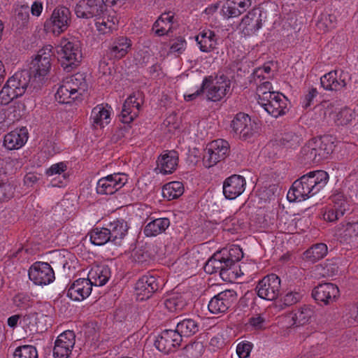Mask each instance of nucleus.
I'll list each match as a JSON object with an SVG mask.
<instances>
[{
	"label": "nucleus",
	"mask_w": 358,
	"mask_h": 358,
	"mask_svg": "<svg viewBox=\"0 0 358 358\" xmlns=\"http://www.w3.org/2000/svg\"><path fill=\"white\" fill-rule=\"evenodd\" d=\"M30 72L27 69L16 72L6 82L0 92V103L7 105L13 99L22 96L29 88H33Z\"/></svg>",
	"instance_id": "obj_4"
},
{
	"label": "nucleus",
	"mask_w": 358,
	"mask_h": 358,
	"mask_svg": "<svg viewBox=\"0 0 358 358\" xmlns=\"http://www.w3.org/2000/svg\"><path fill=\"white\" fill-rule=\"evenodd\" d=\"M280 279L275 274L264 276L257 282L255 291L261 299L273 301L278 296L280 291Z\"/></svg>",
	"instance_id": "obj_12"
},
{
	"label": "nucleus",
	"mask_w": 358,
	"mask_h": 358,
	"mask_svg": "<svg viewBox=\"0 0 358 358\" xmlns=\"http://www.w3.org/2000/svg\"><path fill=\"white\" fill-rule=\"evenodd\" d=\"M231 133L234 136L245 141L251 138L256 132V125L250 117L244 113H238L231 121Z\"/></svg>",
	"instance_id": "obj_11"
},
{
	"label": "nucleus",
	"mask_w": 358,
	"mask_h": 358,
	"mask_svg": "<svg viewBox=\"0 0 358 358\" xmlns=\"http://www.w3.org/2000/svg\"><path fill=\"white\" fill-rule=\"evenodd\" d=\"M222 255L225 257L227 264H229V266L232 269L231 273H234V266L243 257V253L241 248L238 246H234L229 250L222 249L221 250Z\"/></svg>",
	"instance_id": "obj_45"
},
{
	"label": "nucleus",
	"mask_w": 358,
	"mask_h": 358,
	"mask_svg": "<svg viewBox=\"0 0 358 358\" xmlns=\"http://www.w3.org/2000/svg\"><path fill=\"white\" fill-rule=\"evenodd\" d=\"M248 324L255 330L266 329V317L264 314H255L248 320Z\"/></svg>",
	"instance_id": "obj_57"
},
{
	"label": "nucleus",
	"mask_w": 358,
	"mask_h": 358,
	"mask_svg": "<svg viewBox=\"0 0 358 358\" xmlns=\"http://www.w3.org/2000/svg\"><path fill=\"white\" fill-rule=\"evenodd\" d=\"M256 86V93L258 96L257 101L260 104L268 101L275 91L273 90V85L269 80L259 83L258 84H252Z\"/></svg>",
	"instance_id": "obj_46"
},
{
	"label": "nucleus",
	"mask_w": 358,
	"mask_h": 358,
	"mask_svg": "<svg viewBox=\"0 0 358 358\" xmlns=\"http://www.w3.org/2000/svg\"><path fill=\"white\" fill-rule=\"evenodd\" d=\"M345 213L332 206H327L323 212V218L327 222H335L344 215Z\"/></svg>",
	"instance_id": "obj_55"
},
{
	"label": "nucleus",
	"mask_w": 358,
	"mask_h": 358,
	"mask_svg": "<svg viewBox=\"0 0 358 358\" xmlns=\"http://www.w3.org/2000/svg\"><path fill=\"white\" fill-rule=\"evenodd\" d=\"M13 356L14 358H38V352L34 346L26 345L17 348Z\"/></svg>",
	"instance_id": "obj_49"
},
{
	"label": "nucleus",
	"mask_w": 358,
	"mask_h": 358,
	"mask_svg": "<svg viewBox=\"0 0 358 358\" xmlns=\"http://www.w3.org/2000/svg\"><path fill=\"white\" fill-rule=\"evenodd\" d=\"M199 50L203 52H210L217 49L218 36L215 31L206 29L195 37Z\"/></svg>",
	"instance_id": "obj_30"
},
{
	"label": "nucleus",
	"mask_w": 358,
	"mask_h": 358,
	"mask_svg": "<svg viewBox=\"0 0 358 358\" xmlns=\"http://www.w3.org/2000/svg\"><path fill=\"white\" fill-rule=\"evenodd\" d=\"M338 287L330 282L319 284L312 290V297L317 303L330 305L339 296Z\"/></svg>",
	"instance_id": "obj_18"
},
{
	"label": "nucleus",
	"mask_w": 358,
	"mask_h": 358,
	"mask_svg": "<svg viewBox=\"0 0 358 358\" xmlns=\"http://www.w3.org/2000/svg\"><path fill=\"white\" fill-rule=\"evenodd\" d=\"M332 206L341 209L343 212L345 213L348 210V203L346 198L342 192H337L331 196Z\"/></svg>",
	"instance_id": "obj_56"
},
{
	"label": "nucleus",
	"mask_w": 358,
	"mask_h": 358,
	"mask_svg": "<svg viewBox=\"0 0 358 358\" xmlns=\"http://www.w3.org/2000/svg\"><path fill=\"white\" fill-rule=\"evenodd\" d=\"M352 80L351 74L343 69L331 71L320 78V84L324 90L331 92L345 90Z\"/></svg>",
	"instance_id": "obj_8"
},
{
	"label": "nucleus",
	"mask_w": 358,
	"mask_h": 358,
	"mask_svg": "<svg viewBox=\"0 0 358 358\" xmlns=\"http://www.w3.org/2000/svg\"><path fill=\"white\" fill-rule=\"evenodd\" d=\"M57 58L66 72L71 71L80 62L82 52L78 41L62 39L57 47Z\"/></svg>",
	"instance_id": "obj_7"
},
{
	"label": "nucleus",
	"mask_w": 358,
	"mask_h": 358,
	"mask_svg": "<svg viewBox=\"0 0 358 358\" xmlns=\"http://www.w3.org/2000/svg\"><path fill=\"white\" fill-rule=\"evenodd\" d=\"M262 10L259 8H254L243 17L240 27L245 34H254L262 27Z\"/></svg>",
	"instance_id": "obj_26"
},
{
	"label": "nucleus",
	"mask_w": 358,
	"mask_h": 358,
	"mask_svg": "<svg viewBox=\"0 0 358 358\" xmlns=\"http://www.w3.org/2000/svg\"><path fill=\"white\" fill-rule=\"evenodd\" d=\"M28 136L29 133L26 127L16 129L5 135L3 144L8 150H17L25 144Z\"/></svg>",
	"instance_id": "obj_28"
},
{
	"label": "nucleus",
	"mask_w": 358,
	"mask_h": 358,
	"mask_svg": "<svg viewBox=\"0 0 358 358\" xmlns=\"http://www.w3.org/2000/svg\"><path fill=\"white\" fill-rule=\"evenodd\" d=\"M301 141V136L293 131L282 134L278 141L279 145L286 149H296L299 147Z\"/></svg>",
	"instance_id": "obj_44"
},
{
	"label": "nucleus",
	"mask_w": 358,
	"mask_h": 358,
	"mask_svg": "<svg viewBox=\"0 0 358 358\" xmlns=\"http://www.w3.org/2000/svg\"><path fill=\"white\" fill-rule=\"evenodd\" d=\"M273 62L264 63L262 66L255 68L249 78L250 84H258L259 83L266 81V80H272L274 78V71L271 66Z\"/></svg>",
	"instance_id": "obj_34"
},
{
	"label": "nucleus",
	"mask_w": 358,
	"mask_h": 358,
	"mask_svg": "<svg viewBox=\"0 0 358 358\" xmlns=\"http://www.w3.org/2000/svg\"><path fill=\"white\" fill-rule=\"evenodd\" d=\"M324 269L326 271V275L328 277H333L338 274L339 267L336 263L329 262L325 264Z\"/></svg>",
	"instance_id": "obj_64"
},
{
	"label": "nucleus",
	"mask_w": 358,
	"mask_h": 358,
	"mask_svg": "<svg viewBox=\"0 0 358 358\" xmlns=\"http://www.w3.org/2000/svg\"><path fill=\"white\" fill-rule=\"evenodd\" d=\"M334 236L341 243L350 244L357 241L358 221L341 222L335 227Z\"/></svg>",
	"instance_id": "obj_22"
},
{
	"label": "nucleus",
	"mask_w": 358,
	"mask_h": 358,
	"mask_svg": "<svg viewBox=\"0 0 358 358\" xmlns=\"http://www.w3.org/2000/svg\"><path fill=\"white\" fill-rule=\"evenodd\" d=\"M354 117V112L350 108H345L337 113L335 122L337 125L345 126L351 123Z\"/></svg>",
	"instance_id": "obj_51"
},
{
	"label": "nucleus",
	"mask_w": 358,
	"mask_h": 358,
	"mask_svg": "<svg viewBox=\"0 0 358 358\" xmlns=\"http://www.w3.org/2000/svg\"><path fill=\"white\" fill-rule=\"evenodd\" d=\"M182 342V338L176 329H165L156 338L155 346L160 352L169 354L175 352Z\"/></svg>",
	"instance_id": "obj_16"
},
{
	"label": "nucleus",
	"mask_w": 358,
	"mask_h": 358,
	"mask_svg": "<svg viewBox=\"0 0 358 358\" xmlns=\"http://www.w3.org/2000/svg\"><path fill=\"white\" fill-rule=\"evenodd\" d=\"M127 175L115 173L99 179L96 190L100 194H113L120 189L127 182Z\"/></svg>",
	"instance_id": "obj_17"
},
{
	"label": "nucleus",
	"mask_w": 358,
	"mask_h": 358,
	"mask_svg": "<svg viewBox=\"0 0 358 358\" xmlns=\"http://www.w3.org/2000/svg\"><path fill=\"white\" fill-rule=\"evenodd\" d=\"M187 47V42L182 36H179L174 39L171 45L170 51L171 52H178L182 54Z\"/></svg>",
	"instance_id": "obj_62"
},
{
	"label": "nucleus",
	"mask_w": 358,
	"mask_h": 358,
	"mask_svg": "<svg viewBox=\"0 0 358 358\" xmlns=\"http://www.w3.org/2000/svg\"><path fill=\"white\" fill-rule=\"evenodd\" d=\"M29 278L36 285L45 286L52 283L55 279L53 268L47 262H36L28 271Z\"/></svg>",
	"instance_id": "obj_14"
},
{
	"label": "nucleus",
	"mask_w": 358,
	"mask_h": 358,
	"mask_svg": "<svg viewBox=\"0 0 358 358\" xmlns=\"http://www.w3.org/2000/svg\"><path fill=\"white\" fill-rule=\"evenodd\" d=\"M230 152V145L226 140L218 138L209 143L205 150L203 162L210 168L225 159Z\"/></svg>",
	"instance_id": "obj_9"
},
{
	"label": "nucleus",
	"mask_w": 358,
	"mask_h": 358,
	"mask_svg": "<svg viewBox=\"0 0 358 358\" xmlns=\"http://www.w3.org/2000/svg\"><path fill=\"white\" fill-rule=\"evenodd\" d=\"M69 201L68 199H62L55 207V212L61 214L62 220H68L73 210V206H69Z\"/></svg>",
	"instance_id": "obj_53"
},
{
	"label": "nucleus",
	"mask_w": 358,
	"mask_h": 358,
	"mask_svg": "<svg viewBox=\"0 0 358 358\" xmlns=\"http://www.w3.org/2000/svg\"><path fill=\"white\" fill-rule=\"evenodd\" d=\"M131 41L126 36H120L113 41L110 48V54L115 59H120L124 57L131 49Z\"/></svg>",
	"instance_id": "obj_37"
},
{
	"label": "nucleus",
	"mask_w": 358,
	"mask_h": 358,
	"mask_svg": "<svg viewBox=\"0 0 358 358\" xmlns=\"http://www.w3.org/2000/svg\"><path fill=\"white\" fill-rule=\"evenodd\" d=\"M204 78H210L204 87L206 90V97L208 100L216 102L224 99L229 93L231 88V80L224 74L206 76Z\"/></svg>",
	"instance_id": "obj_10"
},
{
	"label": "nucleus",
	"mask_w": 358,
	"mask_h": 358,
	"mask_svg": "<svg viewBox=\"0 0 358 358\" xmlns=\"http://www.w3.org/2000/svg\"><path fill=\"white\" fill-rule=\"evenodd\" d=\"M93 119V127L102 128L108 124L110 120V112L102 104L97 105L91 111Z\"/></svg>",
	"instance_id": "obj_41"
},
{
	"label": "nucleus",
	"mask_w": 358,
	"mask_h": 358,
	"mask_svg": "<svg viewBox=\"0 0 358 358\" xmlns=\"http://www.w3.org/2000/svg\"><path fill=\"white\" fill-rule=\"evenodd\" d=\"M334 147L331 136L314 138L302 147L300 156L305 164H317L327 159Z\"/></svg>",
	"instance_id": "obj_2"
},
{
	"label": "nucleus",
	"mask_w": 358,
	"mask_h": 358,
	"mask_svg": "<svg viewBox=\"0 0 358 358\" xmlns=\"http://www.w3.org/2000/svg\"><path fill=\"white\" fill-rule=\"evenodd\" d=\"M75 13L79 18H88L90 14V0H80L76 6Z\"/></svg>",
	"instance_id": "obj_59"
},
{
	"label": "nucleus",
	"mask_w": 358,
	"mask_h": 358,
	"mask_svg": "<svg viewBox=\"0 0 358 358\" xmlns=\"http://www.w3.org/2000/svg\"><path fill=\"white\" fill-rule=\"evenodd\" d=\"M252 348V344L249 341H243L238 344L236 353L239 358H247Z\"/></svg>",
	"instance_id": "obj_61"
},
{
	"label": "nucleus",
	"mask_w": 358,
	"mask_h": 358,
	"mask_svg": "<svg viewBox=\"0 0 358 358\" xmlns=\"http://www.w3.org/2000/svg\"><path fill=\"white\" fill-rule=\"evenodd\" d=\"M246 181L240 175H232L227 178L223 182V194L227 199H234L245 191Z\"/></svg>",
	"instance_id": "obj_24"
},
{
	"label": "nucleus",
	"mask_w": 358,
	"mask_h": 358,
	"mask_svg": "<svg viewBox=\"0 0 358 358\" xmlns=\"http://www.w3.org/2000/svg\"><path fill=\"white\" fill-rule=\"evenodd\" d=\"M178 155L175 150L168 151L162 155L157 160V167L163 174L172 173L177 168Z\"/></svg>",
	"instance_id": "obj_33"
},
{
	"label": "nucleus",
	"mask_w": 358,
	"mask_h": 358,
	"mask_svg": "<svg viewBox=\"0 0 358 358\" xmlns=\"http://www.w3.org/2000/svg\"><path fill=\"white\" fill-rule=\"evenodd\" d=\"M164 306L169 312H177L182 309V301L178 298L171 297L164 301Z\"/></svg>",
	"instance_id": "obj_60"
},
{
	"label": "nucleus",
	"mask_w": 358,
	"mask_h": 358,
	"mask_svg": "<svg viewBox=\"0 0 358 358\" xmlns=\"http://www.w3.org/2000/svg\"><path fill=\"white\" fill-rule=\"evenodd\" d=\"M173 17L171 12L162 13L152 26L155 34L158 36L168 35L171 31Z\"/></svg>",
	"instance_id": "obj_38"
},
{
	"label": "nucleus",
	"mask_w": 358,
	"mask_h": 358,
	"mask_svg": "<svg viewBox=\"0 0 358 358\" xmlns=\"http://www.w3.org/2000/svg\"><path fill=\"white\" fill-rule=\"evenodd\" d=\"M303 296V294L300 291L287 292L282 297V306L289 307L300 302Z\"/></svg>",
	"instance_id": "obj_52"
},
{
	"label": "nucleus",
	"mask_w": 358,
	"mask_h": 358,
	"mask_svg": "<svg viewBox=\"0 0 358 358\" xmlns=\"http://www.w3.org/2000/svg\"><path fill=\"white\" fill-rule=\"evenodd\" d=\"M143 93L140 91L132 93L124 102L120 121L124 124H130L138 115L143 103Z\"/></svg>",
	"instance_id": "obj_15"
},
{
	"label": "nucleus",
	"mask_w": 358,
	"mask_h": 358,
	"mask_svg": "<svg viewBox=\"0 0 358 358\" xmlns=\"http://www.w3.org/2000/svg\"><path fill=\"white\" fill-rule=\"evenodd\" d=\"M314 315V309L310 305H303L298 308L292 317L293 324L301 326L309 322Z\"/></svg>",
	"instance_id": "obj_42"
},
{
	"label": "nucleus",
	"mask_w": 358,
	"mask_h": 358,
	"mask_svg": "<svg viewBox=\"0 0 358 358\" xmlns=\"http://www.w3.org/2000/svg\"><path fill=\"white\" fill-rule=\"evenodd\" d=\"M87 87L85 77L76 73L63 81L56 92L55 99L60 103H71L86 92Z\"/></svg>",
	"instance_id": "obj_5"
},
{
	"label": "nucleus",
	"mask_w": 358,
	"mask_h": 358,
	"mask_svg": "<svg viewBox=\"0 0 358 358\" xmlns=\"http://www.w3.org/2000/svg\"><path fill=\"white\" fill-rule=\"evenodd\" d=\"M203 269L206 273L209 274L219 273L223 280L229 278L230 271H232L229 264H227L225 257L222 255L221 250L213 254L206 262Z\"/></svg>",
	"instance_id": "obj_21"
},
{
	"label": "nucleus",
	"mask_w": 358,
	"mask_h": 358,
	"mask_svg": "<svg viewBox=\"0 0 358 358\" xmlns=\"http://www.w3.org/2000/svg\"><path fill=\"white\" fill-rule=\"evenodd\" d=\"M0 183V201L8 200L14 195L15 187L10 182L1 181Z\"/></svg>",
	"instance_id": "obj_58"
},
{
	"label": "nucleus",
	"mask_w": 358,
	"mask_h": 358,
	"mask_svg": "<svg viewBox=\"0 0 358 358\" xmlns=\"http://www.w3.org/2000/svg\"><path fill=\"white\" fill-rule=\"evenodd\" d=\"M67 165L68 162H58L53 164L45 171V174L48 176L57 175L51 180L52 186L62 187L66 185L69 176V174L66 173L68 169Z\"/></svg>",
	"instance_id": "obj_29"
},
{
	"label": "nucleus",
	"mask_w": 358,
	"mask_h": 358,
	"mask_svg": "<svg viewBox=\"0 0 358 358\" xmlns=\"http://www.w3.org/2000/svg\"><path fill=\"white\" fill-rule=\"evenodd\" d=\"M108 241H110V236L108 227L106 228L94 227L91 230V243L103 245Z\"/></svg>",
	"instance_id": "obj_47"
},
{
	"label": "nucleus",
	"mask_w": 358,
	"mask_h": 358,
	"mask_svg": "<svg viewBox=\"0 0 358 358\" xmlns=\"http://www.w3.org/2000/svg\"><path fill=\"white\" fill-rule=\"evenodd\" d=\"M176 329L182 339L191 337L199 331L200 322L197 319L185 318L177 323Z\"/></svg>",
	"instance_id": "obj_36"
},
{
	"label": "nucleus",
	"mask_w": 358,
	"mask_h": 358,
	"mask_svg": "<svg viewBox=\"0 0 358 358\" xmlns=\"http://www.w3.org/2000/svg\"><path fill=\"white\" fill-rule=\"evenodd\" d=\"M13 304L20 310H27L32 306L31 297L24 293L16 294L13 299Z\"/></svg>",
	"instance_id": "obj_54"
},
{
	"label": "nucleus",
	"mask_w": 358,
	"mask_h": 358,
	"mask_svg": "<svg viewBox=\"0 0 358 358\" xmlns=\"http://www.w3.org/2000/svg\"><path fill=\"white\" fill-rule=\"evenodd\" d=\"M327 252V245L323 243H318L307 249L303 255L305 260L314 263L324 258Z\"/></svg>",
	"instance_id": "obj_40"
},
{
	"label": "nucleus",
	"mask_w": 358,
	"mask_h": 358,
	"mask_svg": "<svg viewBox=\"0 0 358 358\" xmlns=\"http://www.w3.org/2000/svg\"><path fill=\"white\" fill-rule=\"evenodd\" d=\"M236 300V292L234 290L226 289L210 299L208 304V308L212 314H224L232 307Z\"/></svg>",
	"instance_id": "obj_13"
},
{
	"label": "nucleus",
	"mask_w": 358,
	"mask_h": 358,
	"mask_svg": "<svg viewBox=\"0 0 358 358\" xmlns=\"http://www.w3.org/2000/svg\"><path fill=\"white\" fill-rule=\"evenodd\" d=\"M170 224V220L167 217L154 219L145 225L143 233L147 237L157 236L165 232Z\"/></svg>",
	"instance_id": "obj_39"
},
{
	"label": "nucleus",
	"mask_w": 358,
	"mask_h": 358,
	"mask_svg": "<svg viewBox=\"0 0 358 358\" xmlns=\"http://www.w3.org/2000/svg\"><path fill=\"white\" fill-rule=\"evenodd\" d=\"M317 95L316 88H311L308 93L306 94L301 101L302 107L304 109H309L313 104V99Z\"/></svg>",
	"instance_id": "obj_63"
},
{
	"label": "nucleus",
	"mask_w": 358,
	"mask_h": 358,
	"mask_svg": "<svg viewBox=\"0 0 358 358\" xmlns=\"http://www.w3.org/2000/svg\"><path fill=\"white\" fill-rule=\"evenodd\" d=\"M110 276L109 267L103 264H91V287L105 285Z\"/></svg>",
	"instance_id": "obj_31"
},
{
	"label": "nucleus",
	"mask_w": 358,
	"mask_h": 358,
	"mask_svg": "<svg viewBox=\"0 0 358 358\" xmlns=\"http://www.w3.org/2000/svg\"><path fill=\"white\" fill-rule=\"evenodd\" d=\"M15 21L20 29L27 27L29 22V8L27 5H22L17 9Z\"/></svg>",
	"instance_id": "obj_48"
},
{
	"label": "nucleus",
	"mask_w": 358,
	"mask_h": 358,
	"mask_svg": "<svg viewBox=\"0 0 358 358\" xmlns=\"http://www.w3.org/2000/svg\"><path fill=\"white\" fill-rule=\"evenodd\" d=\"M50 49L45 48L40 50L29 64L30 77L32 78L33 89L38 90L48 79L51 69Z\"/></svg>",
	"instance_id": "obj_6"
},
{
	"label": "nucleus",
	"mask_w": 358,
	"mask_h": 358,
	"mask_svg": "<svg viewBox=\"0 0 358 358\" xmlns=\"http://www.w3.org/2000/svg\"><path fill=\"white\" fill-rule=\"evenodd\" d=\"M186 355L190 358H199L204 352V346L201 342L189 343L184 347Z\"/></svg>",
	"instance_id": "obj_50"
},
{
	"label": "nucleus",
	"mask_w": 358,
	"mask_h": 358,
	"mask_svg": "<svg viewBox=\"0 0 358 358\" xmlns=\"http://www.w3.org/2000/svg\"><path fill=\"white\" fill-rule=\"evenodd\" d=\"M329 174L323 170L310 171L296 180L287 193L289 201H302L319 192L327 184Z\"/></svg>",
	"instance_id": "obj_1"
},
{
	"label": "nucleus",
	"mask_w": 358,
	"mask_h": 358,
	"mask_svg": "<svg viewBox=\"0 0 358 358\" xmlns=\"http://www.w3.org/2000/svg\"><path fill=\"white\" fill-rule=\"evenodd\" d=\"M289 100L280 92H274L267 101L261 103L260 105L271 116L278 117L284 115L289 110Z\"/></svg>",
	"instance_id": "obj_20"
},
{
	"label": "nucleus",
	"mask_w": 358,
	"mask_h": 358,
	"mask_svg": "<svg viewBox=\"0 0 358 358\" xmlns=\"http://www.w3.org/2000/svg\"><path fill=\"white\" fill-rule=\"evenodd\" d=\"M160 287L159 279L153 275H143L139 278L135 285L138 299L141 301L149 299Z\"/></svg>",
	"instance_id": "obj_23"
},
{
	"label": "nucleus",
	"mask_w": 358,
	"mask_h": 358,
	"mask_svg": "<svg viewBox=\"0 0 358 358\" xmlns=\"http://www.w3.org/2000/svg\"><path fill=\"white\" fill-rule=\"evenodd\" d=\"M76 336L73 331H65L60 334L55 341L54 358H68L75 345Z\"/></svg>",
	"instance_id": "obj_19"
},
{
	"label": "nucleus",
	"mask_w": 358,
	"mask_h": 358,
	"mask_svg": "<svg viewBox=\"0 0 358 358\" xmlns=\"http://www.w3.org/2000/svg\"><path fill=\"white\" fill-rule=\"evenodd\" d=\"M252 0H226L222 6V13L224 18L236 17L251 6Z\"/></svg>",
	"instance_id": "obj_27"
},
{
	"label": "nucleus",
	"mask_w": 358,
	"mask_h": 358,
	"mask_svg": "<svg viewBox=\"0 0 358 358\" xmlns=\"http://www.w3.org/2000/svg\"><path fill=\"white\" fill-rule=\"evenodd\" d=\"M67 296L76 301H82L90 296V272L86 278L75 280L67 291Z\"/></svg>",
	"instance_id": "obj_25"
},
{
	"label": "nucleus",
	"mask_w": 358,
	"mask_h": 358,
	"mask_svg": "<svg viewBox=\"0 0 358 358\" xmlns=\"http://www.w3.org/2000/svg\"><path fill=\"white\" fill-rule=\"evenodd\" d=\"M110 242L115 245H120L122 240L127 234L129 226L123 219H117L108 225Z\"/></svg>",
	"instance_id": "obj_32"
},
{
	"label": "nucleus",
	"mask_w": 358,
	"mask_h": 358,
	"mask_svg": "<svg viewBox=\"0 0 358 358\" xmlns=\"http://www.w3.org/2000/svg\"><path fill=\"white\" fill-rule=\"evenodd\" d=\"M184 192V187L181 182H170L162 188V195L168 200H173L180 196Z\"/></svg>",
	"instance_id": "obj_43"
},
{
	"label": "nucleus",
	"mask_w": 358,
	"mask_h": 358,
	"mask_svg": "<svg viewBox=\"0 0 358 358\" xmlns=\"http://www.w3.org/2000/svg\"><path fill=\"white\" fill-rule=\"evenodd\" d=\"M118 0H91V17L99 34H109L117 29L118 20L115 15L108 14V7L115 5Z\"/></svg>",
	"instance_id": "obj_3"
},
{
	"label": "nucleus",
	"mask_w": 358,
	"mask_h": 358,
	"mask_svg": "<svg viewBox=\"0 0 358 358\" xmlns=\"http://www.w3.org/2000/svg\"><path fill=\"white\" fill-rule=\"evenodd\" d=\"M70 10L64 6L56 8L51 16L53 26L57 28V31H64L70 22Z\"/></svg>",
	"instance_id": "obj_35"
}]
</instances>
